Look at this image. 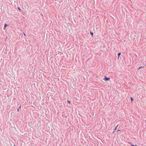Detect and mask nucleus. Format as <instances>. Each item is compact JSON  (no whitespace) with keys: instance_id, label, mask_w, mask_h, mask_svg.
I'll return each mask as SVG.
<instances>
[{"instance_id":"obj_1","label":"nucleus","mask_w":146,"mask_h":146,"mask_svg":"<svg viewBox=\"0 0 146 146\" xmlns=\"http://www.w3.org/2000/svg\"><path fill=\"white\" fill-rule=\"evenodd\" d=\"M110 80V78H108L106 77H105V78L104 79V80L105 81H106V80Z\"/></svg>"},{"instance_id":"obj_2","label":"nucleus","mask_w":146,"mask_h":146,"mask_svg":"<svg viewBox=\"0 0 146 146\" xmlns=\"http://www.w3.org/2000/svg\"><path fill=\"white\" fill-rule=\"evenodd\" d=\"M7 26H8V25H7V24H5V25H4V30H5V27H6Z\"/></svg>"},{"instance_id":"obj_3","label":"nucleus","mask_w":146,"mask_h":146,"mask_svg":"<svg viewBox=\"0 0 146 146\" xmlns=\"http://www.w3.org/2000/svg\"><path fill=\"white\" fill-rule=\"evenodd\" d=\"M121 54V53H119L118 54V58H119V56H120V55Z\"/></svg>"},{"instance_id":"obj_4","label":"nucleus","mask_w":146,"mask_h":146,"mask_svg":"<svg viewBox=\"0 0 146 146\" xmlns=\"http://www.w3.org/2000/svg\"><path fill=\"white\" fill-rule=\"evenodd\" d=\"M131 102H132L133 101V99L132 97H131Z\"/></svg>"},{"instance_id":"obj_5","label":"nucleus","mask_w":146,"mask_h":146,"mask_svg":"<svg viewBox=\"0 0 146 146\" xmlns=\"http://www.w3.org/2000/svg\"><path fill=\"white\" fill-rule=\"evenodd\" d=\"M90 33L92 35V36H93V33H92L91 32Z\"/></svg>"},{"instance_id":"obj_6","label":"nucleus","mask_w":146,"mask_h":146,"mask_svg":"<svg viewBox=\"0 0 146 146\" xmlns=\"http://www.w3.org/2000/svg\"><path fill=\"white\" fill-rule=\"evenodd\" d=\"M131 146H137L136 145H131Z\"/></svg>"},{"instance_id":"obj_7","label":"nucleus","mask_w":146,"mask_h":146,"mask_svg":"<svg viewBox=\"0 0 146 146\" xmlns=\"http://www.w3.org/2000/svg\"><path fill=\"white\" fill-rule=\"evenodd\" d=\"M68 102L69 104H70V101H69L68 100Z\"/></svg>"},{"instance_id":"obj_8","label":"nucleus","mask_w":146,"mask_h":146,"mask_svg":"<svg viewBox=\"0 0 146 146\" xmlns=\"http://www.w3.org/2000/svg\"><path fill=\"white\" fill-rule=\"evenodd\" d=\"M18 9L19 11H20V9L19 7H18Z\"/></svg>"},{"instance_id":"obj_9","label":"nucleus","mask_w":146,"mask_h":146,"mask_svg":"<svg viewBox=\"0 0 146 146\" xmlns=\"http://www.w3.org/2000/svg\"><path fill=\"white\" fill-rule=\"evenodd\" d=\"M117 126H118V125L115 128V130L116 129V128H117Z\"/></svg>"},{"instance_id":"obj_10","label":"nucleus","mask_w":146,"mask_h":146,"mask_svg":"<svg viewBox=\"0 0 146 146\" xmlns=\"http://www.w3.org/2000/svg\"><path fill=\"white\" fill-rule=\"evenodd\" d=\"M143 67H140L139 68V69L140 68H142Z\"/></svg>"},{"instance_id":"obj_11","label":"nucleus","mask_w":146,"mask_h":146,"mask_svg":"<svg viewBox=\"0 0 146 146\" xmlns=\"http://www.w3.org/2000/svg\"><path fill=\"white\" fill-rule=\"evenodd\" d=\"M23 34H24V35L25 36H26V35H25V34L24 33H23Z\"/></svg>"},{"instance_id":"obj_12","label":"nucleus","mask_w":146,"mask_h":146,"mask_svg":"<svg viewBox=\"0 0 146 146\" xmlns=\"http://www.w3.org/2000/svg\"><path fill=\"white\" fill-rule=\"evenodd\" d=\"M17 111H19V109H17Z\"/></svg>"},{"instance_id":"obj_13","label":"nucleus","mask_w":146,"mask_h":146,"mask_svg":"<svg viewBox=\"0 0 146 146\" xmlns=\"http://www.w3.org/2000/svg\"><path fill=\"white\" fill-rule=\"evenodd\" d=\"M21 108V106H20L19 107V108Z\"/></svg>"},{"instance_id":"obj_14","label":"nucleus","mask_w":146,"mask_h":146,"mask_svg":"<svg viewBox=\"0 0 146 146\" xmlns=\"http://www.w3.org/2000/svg\"><path fill=\"white\" fill-rule=\"evenodd\" d=\"M119 131V130H118L117 131Z\"/></svg>"},{"instance_id":"obj_15","label":"nucleus","mask_w":146,"mask_h":146,"mask_svg":"<svg viewBox=\"0 0 146 146\" xmlns=\"http://www.w3.org/2000/svg\"><path fill=\"white\" fill-rule=\"evenodd\" d=\"M14 146H15V145H14Z\"/></svg>"}]
</instances>
